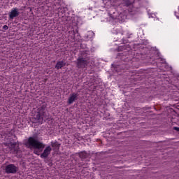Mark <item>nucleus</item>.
<instances>
[{
	"instance_id": "5",
	"label": "nucleus",
	"mask_w": 179,
	"mask_h": 179,
	"mask_svg": "<svg viewBox=\"0 0 179 179\" xmlns=\"http://www.w3.org/2000/svg\"><path fill=\"white\" fill-rule=\"evenodd\" d=\"M5 171L6 174H16L17 173V168L15 164H10L6 166Z\"/></svg>"
},
{
	"instance_id": "14",
	"label": "nucleus",
	"mask_w": 179,
	"mask_h": 179,
	"mask_svg": "<svg viewBox=\"0 0 179 179\" xmlns=\"http://www.w3.org/2000/svg\"><path fill=\"white\" fill-rule=\"evenodd\" d=\"M9 29V27L8 25H3V31H6Z\"/></svg>"
},
{
	"instance_id": "20",
	"label": "nucleus",
	"mask_w": 179,
	"mask_h": 179,
	"mask_svg": "<svg viewBox=\"0 0 179 179\" xmlns=\"http://www.w3.org/2000/svg\"><path fill=\"white\" fill-rule=\"evenodd\" d=\"M13 136V138H14V139H15V141L17 139V137L16 136V135L14 134Z\"/></svg>"
},
{
	"instance_id": "12",
	"label": "nucleus",
	"mask_w": 179,
	"mask_h": 179,
	"mask_svg": "<svg viewBox=\"0 0 179 179\" xmlns=\"http://www.w3.org/2000/svg\"><path fill=\"white\" fill-rule=\"evenodd\" d=\"M58 10H59L58 15L62 17H64V16H65V12H66L65 8H60L58 9Z\"/></svg>"
},
{
	"instance_id": "15",
	"label": "nucleus",
	"mask_w": 179,
	"mask_h": 179,
	"mask_svg": "<svg viewBox=\"0 0 179 179\" xmlns=\"http://www.w3.org/2000/svg\"><path fill=\"white\" fill-rule=\"evenodd\" d=\"M6 135H7L8 136H12V135L13 134L9 131H6Z\"/></svg>"
},
{
	"instance_id": "2",
	"label": "nucleus",
	"mask_w": 179,
	"mask_h": 179,
	"mask_svg": "<svg viewBox=\"0 0 179 179\" xmlns=\"http://www.w3.org/2000/svg\"><path fill=\"white\" fill-rule=\"evenodd\" d=\"M27 145L29 146L30 148H33L34 149H38L40 150V149H44L45 148V145L40 141L34 138V137H29L27 140Z\"/></svg>"
},
{
	"instance_id": "6",
	"label": "nucleus",
	"mask_w": 179,
	"mask_h": 179,
	"mask_svg": "<svg viewBox=\"0 0 179 179\" xmlns=\"http://www.w3.org/2000/svg\"><path fill=\"white\" fill-rule=\"evenodd\" d=\"M52 148L50 145L45 147V150H43V153L41 154L40 157L41 159H47L50 155H51V151Z\"/></svg>"
},
{
	"instance_id": "4",
	"label": "nucleus",
	"mask_w": 179,
	"mask_h": 179,
	"mask_svg": "<svg viewBox=\"0 0 179 179\" xmlns=\"http://www.w3.org/2000/svg\"><path fill=\"white\" fill-rule=\"evenodd\" d=\"M44 114H45V106H42L38 108V112L35 115V118L37 121H43L44 118Z\"/></svg>"
},
{
	"instance_id": "19",
	"label": "nucleus",
	"mask_w": 179,
	"mask_h": 179,
	"mask_svg": "<svg viewBox=\"0 0 179 179\" xmlns=\"http://www.w3.org/2000/svg\"><path fill=\"white\" fill-rule=\"evenodd\" d=\"M122 41L124 43V44H125L126 43H129V41L125 40L124 38H122Z\"/></svg>"
},
{
	"instance_id": "11",
	"label": "nucleus",
	"mask_w": 179,
	"mask_h": 179,
	"mask_svg": "<svg viewBox=\"0 0 179 179\" xmlns=\"http://www.w3.org/2000/svg\"><path fill=\"white\" fill-rule=\"evenodd\" d=\"M66 64L65 62H64V61H60V62H57L56 65H55V68L56 69H62V68H64V66H65Z\"/></svg>"
},
{
	"instance_id": "9",
	"label": "nucleus",
	"mask_w": 179,
	"mask_h": 179,
	"mask_svg": "<svg viewBox=\"0 0 179 179\" xmlns=\"http://www.w3.org/2000/svg\"><path fill=\"white\" fill-rule=\"evenodd\" d=\"M124 6H127V10L128 12H129V13H131V12H132V10H134V1H131V0H126L124 3Z\"/></svg>"
},
{
	"instance_id": "16",
	"label": "nucleus",
	"mask_w": 179,
	"mask_h": 179,
	"mask_svg": "<svg viewBox=\"0 0 179 179\" xmlns=\"http://www.w3.org/2000/svg\"><path fill=\"white\" fill-rule=\"evenodd\" d=\"M118 50H119V51H124V50H125V45L120 46Z\"/></svg>"
},
{
	"instance_id": "17",
	"label": "nucleus",
	"mask_w": 179,
	"mask_h": 179,
	"mask_svg": "<svg viewBox=\"0 0 179 179\" xmlns=\"http://www.w3.org/2000/svg\"><path fill=\"white\" fill-rule=\"evenodd\" d=\"M173 129H174V131H177V132H179V127H173Z\"/></svg>"
},
{
	"instance_id": "23",
	"label": "nucleus",
	"mask_w": 179,
	"mask_h": 179,
	"mask_svg": "<svg viewBox=\"0 0 179 179\" xmlns=\"http://www.w3.org/2000/svg\"><path fill=\"white\" fill-rule=\"evenodd\" d=\"M178 12H179V6H178Z\"/></svg>"
},
{
	"instance_id": "18",
	"label": "nucleus",
	"mask_w": 179,
	"mask_h": 179,
	"mask_svg": "<svg viewBox=\"0 0 179 179\" xmlns=\"http://www.w3.org/2000/svg\"><path fill=\"white\" fill-rule=\"evenodd\" d=\"M175 16H176L177 19H179V12L178 13L176 12Z\"/></svg>"
},
{
	"instance_id": "3",
	"label": "nucleus",
	"mask_w": 179,
	"mask_h": 179,
	"mask_svg": "<svg viewBox=\"0 0 179 179\" xmlns=\"http://www.w3.org/2000/svg\"><path fill=\"white\" fill-rule=\"evenodd\" d=\"M76 66L78 69H83L86 68L89 64V59L86 57H79L76 62Z\"/></svg>"
},
{
	"instance_id": "22",
	"label": "nucleus",
	"mask_w": 179,
	"mask_h": 179,
	"mask_svg": "<svg viewBox=\"0 0 179 179\" xmlns=\"http://www.w3.org/2000/svg\"><path fill=\"white\" fill-rule=\"evenodd\" d=\"M121 35H122V36H124V32H122V33H121Z\"/></svg>"
},
{
	"instance_id": "1",
	"label": "nucleus",
	"mask_w": 179,
	"mask_h": 179,
	"mask_svg": "<svg viewBox=\"0 0 179 179\" xmlns=\"http://www.w3.org/2000/svg\"><path fill=\"white\" fill-rule=\"evenodd\" d=\"M5 146L8 148L11 155H15L16 157H22V151L19 148V141H15L10 143H4Z\"/></svg>"
},
{
	"instance_id": "7",
	"label": "nucleus",
	"mask_w": 179,
	"mask_h": 179,
	"mask_svg": "<svg viewBox=\"0 0 179 179\" xmlns=\"http://www.w3.org/2000/svg\"><path fill=\"white\" fill-rule=\"evenodd\" d=\"M8 15L10 20H13L15 17H17V16L20 15V13H19V9H17V8H13Z\"/></svg>"
},
{
	"instance_id": "21",
	"label": "nucleus",
	"mask_w": 179,
	"mask_h": 179,
	"mask_svg": "<svg viewBox=\"0 0 179 179\" xmlns=\"http://www.w3.org/2000/svg\"><path fill=\"white\" fill-rule=\"evenodd\" d=\"M35 155H38V156L39 155V154H37V152H36V151H34Z\"/></svg>"
},
{
	"instance_id": "8",
	"label": "nucleus",
	"mask_w": 179,
	"mask_h": 179,
	"mask_svg": "<svg viewBox=\"0 0 179 179\" xmlns=\"http://www.w3.org/2000/svg\"><path fill=\"white\" fill-rule=\"evenodd\" d=\"M78 96L79 94L76 92L71 93L67 101L68 104H73V102L78 100Z\"/></svg>"
},
{
	"instance_id": "10",
	"label": "nucleus",
	"mask_w": 179,
	"mask_h": 179,
	"mask_svg": "<svg viewBox=\"0 0 179 179\" xmlns=\"http://www.w3.org/2000/svg\"><path fill=\"white\" fill-rule=\"evenodd\" d=\"M51 146L55 150V149H57V150H59V148H61V144H59L57 141H51Z\"/></svg>"
},
{
	"instance_id": "13",
	"label": "nucleus",
	"mask_w": 179,
	"mask_h": 179,
	"mask_svg": "<svg viewBox=\"0 0 179 179\" xmlns=\"http://www.w3.org/2000/svg\"><path fill=\"white\" fill-rule=\"evenodd\" d=\"M88 155L87 152H86V151H82L80 152H79V157L80 159H87Z\"/></svg>"
}]
</instances>
